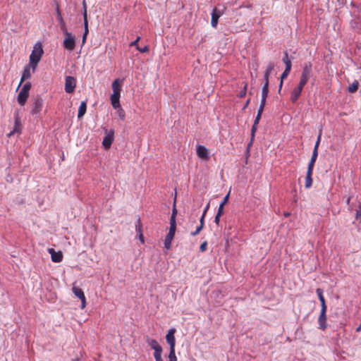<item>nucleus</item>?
<instances>
[{"label":"nucleus","instance_id":"f257e3e1","mask_svg":"<svg viewBox=\"0 0 361 361\" xmlns=\"http://www.w3.org/2000/svg\"><path fill=\"white\" fill-rule=\"evenodd\" d=\"M43 54L44 50L42 48V44L41 42H37L34 44L33 49L30 56V64L32 68L33 72H35Z\"/></svg>","mask_w":361,"mask_h":361},{"label":"nucleus","instance_id":"f03ea898","mask_svg":"<svg viewBox=\"0 0 361 361\" xmlns=\"http://www.w3.org/2000/svg\"><path fill=\"white\" fill-rule=\"evenodd\" d=\"M226 7L220 6L215 7L212 12L211 25L212 27L216 28L219 23V18L225 13Z\"/></svg>","mask_w":361,"mask_h":361},{"label":"nucleus","instance_id":"7ed1b4c3","mask_svg":"<svg viewBox=\"0 0 361 361\" xmlns=\"http://www.w3.org/2000/svg\"><path fill=\"white\" fill-rule=\"evenodd\" d=\"M312 77V65L310 62H306L302 66L300 81L307 84L308 80Z\"/></svg>","mask_w":361,"mask_h":361},{"label":"nucleus","instance_id":"20e7f679","mask_svg":"<svg viewBox=\"0 0 361 361\" xmlns=\"http://www.w3.org/2000/svg\"><path fill=\"white\" fill-rule=\"evenodd\" d=\"M63 47L68 51H73L75 47V37L68 30H65V39L63 42Z\"/></svg>","mask_w":361,"mask_h":361},{"label":"nucleus","instance_id":"39448f33","mask_svg":"<svg viewBox=\"0 0 361 361\" xmlns=\"http://www.w3.org/2000/svg\"><path fill=\"white\" fill-rule=\"evenodd\" d=\"M42 107L43 100L40 96H37L33 101L31 114L32 115L39 114L42 111Z\"/></svg>","mask_w":361,"mask_h":361},{"label":"nucleus","instance_id":"423d86ee","mask_svg":"<svg viewBox=\"0 0 361 361\" xmlns=\"http://www.w3.org/2000/svg\"><path fill=\"white\" fill-rule=\"evenodd\" d=\"M76 85L75 79L72 76H66L65 82V91L67 93L74 92Z\"/></svg>","mask_w":361,"mask_h":361},{"label":"nucleus","instance_id":"0eeeda50","mask_svg":"<svg viewBox=\"0 0 361 361\" xmlns=\"http://www.w3.org/2000/svg\"><path fill=\"white\" fill-rule=\"evenodd\" d=\"M114 140V131L113 130H110L109 132L106 133V135L104 136L103 141H102V145L105 149L110 148L113 141Z\"/></svg>","mask_w":361,"mask_h":361},{"label":"nucleus","instance_id":"6e6552de","mask_svg":"<svg viewBox=\"0 0 361 361\" xmlns=\"http://www.w3.org/2000/svg\"><path fill=\"white\" fill-rule=\"evenodd\" d=\"M326 310L327 309H321L320 314L318 318L319 328L322 330H325L327 327Z\"/></svg>","mask_w":361,"mask_h":361},{"label":"nucleus","instance_id":"1a4fd4ad","mask_svg":"<svg viewBox=\"0 0 361 361\" xmlns=\"http://www.w3.org/2000/svg\"><path fill=\"white\" fill-rule=\"evenodd\" d=\"M176 332L175 329H171L166 336V340L169 345H170V350H175V345H176V339L174 336V334Z\"/></svg>","mask_w":361,"mask_h":361},{"label":"nucleus","instance_id":"9d476101","mask_svg":"<svg viewBox=\"0 0 361 361\" xmlns=\"http://www.w3.org/2000/svg\"><path fill=\"white\" fill-rule=\"evenodd\" d=\"M197 155L202 159H209V154L208 149L203 145H197L196 149Z\"/></svg>","mask_w":361,"mask_h":361},{"label":"nucleus","instance_id":"9b49d317","mask_svg":"<svg viewBox=\"0 0 361 361\" xmlns=\"http://www.w3.org/2000/svg\"><path fill=\"white\" fill-rule=\"evenodd\" d=\"M147 343L149 346L154 350V353H162V348L159 343L153 338H147Z\"/></svg>","mask_w":361,"mask_h":361},{"label":"nucleus","instance_id":"f8f14e48","mask_svg":"<svg viewBox=\"0 0 361 361\" xmlns=\"http://www.w3.org/2000/svg\"><path fill=\"white\" fill-rule=\"evenodd\" d=\"M176 229L169 228V233H167L164 240V247L169 250L171 247L172 240L175 235Z\"/></svg>","mask_w":361,"mask_h":361},{"label":"nucleus","instance_id":"ddd939ff","mask_svg":"<svg viewBox=\"0 0 361 361\" xmlns=\"http://www.w3.org/2000/svg\"><path fill=\"white\" fill-rule=\"evenodd\" d=\"M49 252L51 255V258L54 262H61L63 259V254L61 251L56 252L54 249L49 248Z\"/></svg>","mask_w":361,"mask_h":361},{"label":"nucleus","instance_id":"4468645a","mask_svg":"<svg viewBox=\"0 0 361 361\" xmlns=\"http://www.w3.org/2000/svg\"><path fill=\"white\" fill-rule=\"evenodd\" d=\"M21 131V122L20 119L18 117L15 118V122H14V127L13 130H11L8 134V136L11 137L15 133H20Z\"/></svg>","mask_w":361,"mask_h":361},{"label":"nucleus","instance_id":"2eb2a0df","mask_svg":"<svg viewBox=\"0 0 361 361\" xmlns=\"http://www.w3.org/2000/svg\"><path fill=\"white\" fill-rule=\"evenodd\" d=\"M274 68V63H269L268 64L267 69L264 74V77H263L264 84L269 85V75L271 73V72L273 71Z\"/></svg>","mask_w":361,"mask_h":361},{"label":"nucleus","instance_id":"dca6fc26","mask_svg":"<svg viewBox=\"0 0 361 361\" xmlns=\"http://www.w3.org/2000/svg\"><path fill=\"white\" fill-rule=\"evenodd\" d=\"M30 68H32L30 66H26L25 68H24V70L23 71V74H22V76H21V79H20V84L18 85V88L20 87V86L21 85V84L27 79L30 78L31 77V72H30Z\"/></svg>","mask_w":361,"mask_h":361},{"label":"nucleus","instance_id":"f3484780","mask_svg":"<svg viewBox=\"0 0 361 361\" xmlns=\"http://www.w3.org/2000/svg\"><path fill=\"white\" fill-rule=\"evenodd\" d=\"M28 97H29L28 93L23 92L22 90H20V92L18 94V97H17V101H18V104L20 106H24L26 103V101H27Z\"/></svg>","mask_w":361,"mask_h":361},{"label":"nucleus","instance_id":"a211bd4d","mask_svg":"<svg viewBox=\"0 0 361 361\" xmlns=\"http://www.w3.org/2000/svg\"><path fill=\"white\" fill-rule=\"evenodd\" d=\"M113 94L121 96V81L119 79H116L112 82Z\"/></svg>","mask_w":361,"mask_h":361},{"label":"nucleus","instance_id":"6ab92c4d","mask_svg":"<svg viewBox=\"0 0 361 361\" xmlns=\"http://www.w3.org/2000/svg\"><path fill=\"white\" fill-rule=\"evenodd\" d=\"M302 91L295 87L290 93V99L293 103H295L301 95Z\"/></svg>","mask_w":361,"mask_h":361},{"label":"nucleus","instance_id":"aec40b11","mask_svg":"<svg viewBox=\"0 0 361 361\" xmlns=\"http://www.w3.org/2000/svg\"><path fill=\"white\" fill-rule=\"evenodd\" d=\"M312 169H307L306 178H305V188H310L312 185Z\"/></svg>","mask_w":361,"mask_h":361},{"label":"nucleus","instance_id":"412c9836","mask_svg":"<svg viewBox=\"0 0 361 361\" xmlns=\"http://www.w3.org/2000/svg\"><path fill=\"white\" fill-rule=\"evenodd\" d=\"M316 293L318 295L319 300L321 302V309H327L324 297L323 295V290L321 288H317Z\"/></svg>","mask_w":361,"mask_h":361},{"label":"nucleus","instance_id":"4be33fe9","mask_svg":"<svg viewBox=\"0 0 361 361\" xmlns=\"http://www.w3.org/2000/svg\"><path fill=\"white\" fill-rule=\"evenodd\" d=\"M119 99H120V95H116L115 94H112L111 95V98H110L111 103L112 106L114 109H118L120 107Z\"/></svg>","mask_w":361,"mask_h":361},{"label":"nucleus","instance_id":"5701e85b","mask_svg":"<svg viewBox=\"0 0 361 361\" xmlns=\"http://www.w3.org/2000/svg\"><path fill=\"white\" fill-rule=\"evenodd\" d=\"M86 109H87V103L86 102H82L80 103V105L79 106V109H78V117L80 118L81 117H82L85 112H86Z\"/></svg>","mask_w":361,"mask_h":361},{"label":"nucleus","instance_id":"b1692460","mask_svg":"<svg viewBox=\"0 0 361 361\" xmlns=\"http://www.w3.org/2000/svg\"><path fill=\"white\" fill-rule=\"evenodd\" d=\"M317 156H318V152H317L316 150H313L311 159L308 164L307 169H310L313 170Z\"/></svg>","mask_w":361,"mask_h":361},{"label":"nucleus","instance_id":"393cba45","mask_svg":"<svg viewBox=\"0 0 361 361\" xmlns=\"http://www.w3.org/2000/svg\"><path fill=\"white\" fill-rule=\"evenodd\" d=\"M73 293L74 295L78 297L80 300L83 299L85 298V294L82 290L78 287L73 286L72 288Z\"/></svg>","mask_w":361,"mask_h":361},{"label":"nucleus","instance_id":"a878e982","mask_svg":"<svg viewBox=\"0 0 361 361\" xmlns=\"http://www.w3.org/2000/svg\"><path fill=\"white\" fill-rule=\"evenodd\" d=\"M290 70H291V68H288V67H286L284 71L281 74V82H280V84H279V92H280V90H281V89L282 87V85H283V80L285 78H287V76L288 75V74L290 72Z\"/></svg>","mask_w":361,"mask_h":361},{"label":"nucleus","instance_id":"bb28decb","mask_svg":"<svg viewBox=\"0 0 361 361\" xmlns=\"http://www.w3.org/2000/svg\"><path fill=\"white\" fill-rule=\"evenodd\" d=\"M359 83L357 80H355L352 84H350L348 87V90L350 93L355 92L358 89Z\"/></svg>","mask_w":361,"mask_h":361},{"label":"nucleus","instance_id":"cd10ccee","mask_svg":"<svg viewBox=\"0 0 361 361\" xmlns=\"http://www.w3.org/2000/svg\"><path fill=\"white\" fill-rule=\"evenodd\" d=\"M283 62L286 64V67H288V68H291L292 63H291L290 60L288 59V54L287 51L284 52Z\"/></svg>","mask_w":361,"mask_h":361},{"label":"nucleus","instance_id":"c85d7f7f","mask_svg":"<svg viewBox=\"0 0 361 361\" xmlns=\"http://www.w3.org/2000/svg\"><path fill=\"white\" fill-rule=\"evenodd\" d=\"M257 128V125H255V123H254L252 125V130H251V140H250V143L248 144V147L251 146L252 144Z\"/></svg>","mask_w":361,"mask_h":361},{"label":"nucleus","instance_id":"c756f323","mask_svg":"<svg viewBox=\"0 0 361 361\" xmlns=\"http://www.w3.org/2000/svg\"><path fill=\"white\" fill-rule=\"evenodd\" d=\"M269 93V85L264 84L262 89V97L267 98Z\"/></svg>","mask_w":361,"mask_h":361},{"label":"nucleus","instance_id":"7c9ffc66","mask_svg":"<svg viewBox=\"0 0 361 361\" xmlns=\"http://www.w3.org/2000/svg\"><path fill=\"white\" fill-rule=\"evenodd\" d=\"M30 88H31V83L30 82H25L22 88L20 89V90L23 91V92H25L29 94L30 92Z\"/></svg>","mask_w":361,"mask_h":361},{"label":"nucleus","instance_id":"2f4dec72","mask_svg":"<svg viewBox=\"0 0 361 361\" xmlns=\"http://www.w3.org/2000/svg\"><path fill=\"white\" fill-rule=\"evenodd\" d=\"M169 361H177L175 350H170L169 354Z\"/></svg>","mask_w":361,"mask_h":361},{"label":"nucleus","instance_id":"473e14b6","mask_svg":"<svg viewBox=\"0 0 361 361\" xmlns=\"http://www.w3.org/2000/svg\"><path fill=\"white\" fill-rule=\"evenodd\" d=\"M169 228L176 230V217L173 215H171V219H170V228Z\"/></svg>","mask_w":361,"mask_h":361},{"label":"nucleus","instance_id":"72a5a7b5","mask_svg":"<svg viewBox=\"0 0 361 361\" xmlns=\"http://www.w3.org/2000/svg\"><path fill=\"white\" fill-rule=\"evenodd\" d=\"M83 18H84V27H85L84 33L88 34V23H87V15L85 13H83Z\"/></svg>","mask_w":361,"mask_h":361},{"label":"nucleus","instance_id":"f704fd0d","mask_svg":"<svg viewBox=\"0 0 361 361\" xmlns=\"http://www.w3.org/2000/svg\"><path fill=\"white\" fill-rule=\"evenodd\" d=\"M202 228H203L202 224H200L198 226H197L196 230L195 231L191 232V233H190L191 235L195 236V235H197L201 231Z\"/></svg>","mask_w":361,"mask_h":361},{"label":"nucleus","instance_id":"c9c22d12","mask_svg":"<svg viewBox=\"0 0 361 361\" xmlns=\"http://www.w3.org/2000/svg\"><path fill=\"white\" fill-rule=\"evenodd\" d=\"M229 195H230V192H228L224 198L223 200H221V203L219 204L220 205H222V206H225L228 201V199H229Z\"/></svg>","mask_w":361,"mask_h":361},{"label":"nucleus","instance_id":"e433bc0d","mask_svg":"<svg viewBox=\"0 0 361 361\" xmlns=\"http://www.w3.org/2000/svg\"><path fill=\"white\" fill-rule=\"evenodd\" d=\"M155 361H164L162 359V353H154Z\"/></svg>","mask_w":361,"mask_h":361},{"label":"nucleus","instance_id":"4c0bfd02","mask_svg":"<svg viewBox=\"0 0 361 361\" xmlns=\"http://www.w3.org/2000/svg\"><path fill=\"white\" fill-rule=\"evenodd\" d=\"M135 229L138 234L142 233V224L140 220L137 221V223L135 226Z\"/></svg>","mask_w":361,"mask_h":361},{"label":"nucleus","instance_id":"58836bf2","mask_svg":"<svg viewBox=\"0 0 361 361\" xmlns=\"http://www.w3.org/2000/svg\"><path fill=\"white\" fill-rule=\"evenodd\" d=\"M137 50H138L141 53H145V52H147L149 51V47L148 46H145V47L141 48L139 46H137Z\"/></svg>","mask_w":361,"mask_h":361},{"label":"nucleus","instance_id":"ea45409f","mask_svg":"<svg viewBox=\"0 0 361 361\" xmlns=\"http://www.w3.org/2000/svg\"><path fill=\"white\" fill-rule=\"evenodd\" d=\"M247 84L245 83V85H244V87H243V90H242L240 92H239V97H243L245 96L246 94V90H247Z\"/></svg>","mask_w":361,"mask_h":361},{"label":"nucleus","instance_id":"a19ab883","mask_svg":"<svg viewBox=\"0 0 361 361\" xmlns=\"http://www.w3.org/2000/svg\"><path fill=\"white\" fill-rule=\"evenodd\" d=\"M207 241H204L203 242L200 246V250L201 252H204L206 250H207Z\"/></svg>","mask_w":361,"mask_h":361},{"label":"nucleus","instance_id":"79ce46f5","mask_svg":"<svg viewBox=\"0 0 361 361\" xmlns=\"http://www.w3.org/2000/svg\"><path fill=\"white\" fill-rule=\"evenodd\" d=\"M140 39V37L138 36L135 41L132 42L130 44V47H135L137 49V46H138L137 43Z\"/></svg>","mask_w":361,"mask_h":361},{"label":"nucleus","instance_id":"37998d69","mask_svg":"<svg viewBox=\"0 0 361 361\" xmlns=\"http://www.w3.org/2000/svg\"><path fill=\"white\" fill-rule=\"evenodd\" d=\"M224 206L219 204L218 210H217V213H216L217 215L222 216V214H224Z\"/></svg>","mask_w":361,"mask_h":361},{"label":"nucleus","instance_id":"c03bdc74","mask_svg":"<svg viewBox=\"0 0 361 361\" xmlns=\"http://www.w3.org/2000/svg\"><path fill=\"white\" fill-rule=\"evenodd\" d=\"M118 113L121 119L125 118V111L123 109H120Z\"/></svg>","mask_w":361,"mask_h":361},{"label":"nucleus","instance_id":"a18cd8bd","mask_svg":"<svg viewBox=\"0 0 361 361\" xmlns=\"http://www.w3.org/2000/svg\"><path fill=\"white\" fill-rule=\"evenodd\" d=\"M305 85H306V84H305V83H303V82H302L299 81V83L297 85L296 87H298L299 90H300L301 91H302V90H303V88H304V87H305Z\"/></svg>","mask_w":361,"mask_h":361},{"label":"nucleus","instance_id":"49530a36","mask_svg":"<svg viewBox=\"0 0 361 361\" xmlns=\"http://www.w3.org/2000/svg\"><path fill=\"white\" fill-rule=\"evenodd\" d=\"M81 300V305H80V307L81 309H84L86 306V298L85 297L83 298V299H80Z\"/></svg>","mask_w":361,"mask_h":361},{"label":"nucleus","instance_id":"de8ad7c7","mask_svg":"<svg viewBox=\"0 0 361 361\" xmlns=\"http://www.w3.org/2000/svg\"><path fill=\"white\" fill-rule=\"evenodd\" d=\"M262 115L261 114H257V116L255 119V121L254 123H255V125H258L259 123V121L260 120V118H261Z\"/></svg>","mask_w":361,"mask_h":361},{"label":"nucleus","instance_id":"09e8293b","mask_svg":"<svg viewBox=\"0 0 361 361\" xmlns=\"http://www.w3.org/2000/svg\"><path fill=\"white\" fill-rule=\"evenodd\" d=\"M221 216H220V215H217V214H216V216H215L214 222H215L217 225H219V222H220V217H221Z\"/></svg>","mask_w":361,"mask_h":361},{"label":"nucleus","instance_id":"8fccbe9b","mask_svg":"<svg viewBox=\"0 0 361 361\" xmlns=\"http://www.w3.org/2000/svg\"><path fill=\"white\" fill-rule=\"evenodd\" d=\"M264 106L259 105L258 111H257V114H261L262 115V112L264 111Z\"/></svg>","mask_w":361,"mask_h":361},{"label":"nucleus","instance_id":"3c124183","mask_svg":"<svg viewBox=\"0 0 361 361\" xmlns=\"http://www.w3.org/2000/svg\"><path fill=\"white\" fill-rule=\"evenodd\" d=\"M82 6H83V13H85L87 15V6H86L85 0H83Z\"/></svg>","mask_w":361,"mask_h":361},{"label":"nucleus","instance_id":"603ef678","mask_svg":"<svg viewBox=\"0 0 361 361\" xmlns=\"http://www.w3.org/2000/svg\"><path fill=\"white\" fill-rule=\"evenodd\" d=\"M266 99H267V98L262 97L259 105H262V106H265V105H266Z\"/></svg>","mask_w":361,"mask_h":361},{"label":"nucleus","instance_id":"864d4df0","mask_svg":"<svg viewBox=\"0 0 361 361\" xmlns=\"http://www.w3.org/2000/svg\"><path fill=\"white\" fill-rule=\"evenodd\" d=\"M61 29L63 30V33L65 34V30H67L66 28V25H65V23L63 22L61 24Z\"/></svg>","mask_w":361,"mask_h":361},{"label":"nucleus","instance_id":"5fc2aeb1","mask_svg":"<svg viewBox=\"0 0 361 361\" xmlns=\"http://www.w3.org/2000/svg\"><path fill=\"white\" fill-rule=\"evenodd\" d=\"M322 133V130H320L316 142H319L320 143Z\"/></svg>","mask_w":361,"mask_h":361},{"label":"nucleus","instance_id":"6e6d98bb","mask_svg":"<svg viewBox=\"0 0 361 361\" xmlns=\"http://www.w3.org/2000/svg\"><path fill=\"white\" fill-rule=\"evenodd\" d=\"M319 144L320 143L319 142H316L313 150H316L317 152H318V148H319Z\"/></svg>","mask_w":361,"mask_h":361},{"label":"nucleus","instance_id":"4d7b16f0","mask_svg":"<svg viewBox=\"0 0 361 361\" xmlns=\"http://www.w3.org/2000/svg\"><path fill=\"white\" fill-rule=\"evenodd\" d=\"M204 216H205V214H202L201 218H200V224H202V226H204Z\"/></svg>","mask_w":361,"mask_h":361},{"label":"nucleus","instance_id":"13d9d810","mask_svg":"<svg viewBox=\"0 0 361 361\" xmlns=\"http://www.w3.org/2000/svg\"><path fill=\"white\" fill-rule=\"evenodd\" d=\"M139 238L142 243H144V236L142 235V233H139Z\"/></svg>","mask_w":361,"mask_h":361},{"label":"nucleus","instance_id":"bf43d9fd","mask_svg":"<svg viewBox=\"0 0 361 361\" xmlns=\"http://www.w3.org/2000/svg\"><path fill=\"white\" fill-rule=\"evenodd\" d=\"M87 35V34H86V33L83 34V36H82V43L85 42Z\"/></svg>","mask_w":361,"mask_h":361},{"label":"nucleus","instance_id":"052dcab7","mask_svg":"<svg viewBox=\"0 0 361 361\" xmlns=\"http://www.w3.org/2000/svg\"><path fill=\"white\" fill-rule=\"evenodd\" d=\"M58 18H59V21L60 22V24H61L63 22H64L60 14L59 15Z\"/></svg>","mask_w":361,"mask_h":361},{"label":"nucleus","instance_id":"680f3d73","mask_svg":"<svg viewBox=\"0 0 361 361\" xmlns=\"http://www.w3.org/2000/svg\"><path fill=\"white\" fill-rule=\"evenodd\" d=\"M209 207V204H208L206 206V207H205V209H204V210L203 214H206V212H207V209H208Z\"/></svg>","mask_w":361,"mask_h":361},{"label":"nucleus","instance_id":"e2e57ef3","mask_svg":"<svg viewBox=\"0 0 361 361\" xmlns=\"http://www.w3.org/2000/svg\"><path fill=\"white\" fill-rule=\"evenodd\" d=\"M209 207V204H208L206 206V207H205V209H204V210L203 214H206V212H207V209H208Z\"/></svg>","mask_w":361,"mask_h":361},{"label":"nucleus","instance_id":"0e129e2a","mask_svg":"<svg viewBox=\"0 0 361 361\" xmlns=\"http://www.w3.org/2000/svg\"><path fill=\"white\" fill-rule=\"evenodd\" d=\"M176 209L174 207L171 215H173L176 217Z\"/></svg>","mask_w":361,"mask_h":361},{"label":"nucleus","instance_id":"69168bd1","mask_svg":"<svg viewBox=\"0 0 361 361\" xmlns=\"http://www.w3.org/2000/svg\"><path fill=\"white\" fill-rule=\"evenodd\" d=\"M350 200H351V199H350V197H348V199H347V200H346V203H347L348 204H350Z\"/></svg>","mask_w":361,"mask_h":361},{"label":"nucleus","instance_id":"338daca9","mask_svg":"<svg viewBox=\"0 0 361 361\" xmlns=\"http://www.w3.org/2000/svg\"><path fill=\"white\" fill-rule=\"evenodd\" d=\"M359 214H360V212L357 211V213H356L357 218L358 217Z\"/></svg>","mask_w":361,"mask_h":361},{"label":"nucleus","instance_id":"774afa93","mask_svg":"<svg viewBox=\"0 0 361 361\" xmlns=\"http://www.w3.org/2000/svg\"><path fill=\"white\" fill-rule=\"evenodd\" d=\"M72 361H79V359L76 358V359L73 360Z\"/></svg>","mask_w":361,"mask_h":361}]
</instances>
